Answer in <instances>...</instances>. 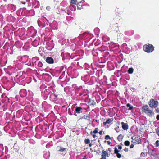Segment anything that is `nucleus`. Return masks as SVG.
I'll use <instances>...</instances> for the list:
<instances>
[{"label":"nucleus","mask_w":159,"mask_h":159,"mask_svg":"<svg viewBox=\"0 0 159 159\" xmlns=\"http://www.w3.org/2000/svg\"><path fill=\"white\" fill-rule=\"evenodd\" d=\"M142 111L145 113L150 117H151L154 114L153 112L150 109L147 105H145L142 107Z\"/></svg>","instance_id":"obj_1"},{"label":"nucleus","mask_w":159,"mask_h":159,"mask_svg":"<svg viewBox=\"0 0 159 159\" xmlns=\"http://www.w3.org/2000/svg\"><path fill=\"white\" fill-rule=\"evenodd\" d=\"M148 105L152 108H156L158 106L159 102L157 99L151 98L148 102Z\"/></svg>","instance_id":"obj_2"},{"label":"nucleus","mask_w":159,"mask_h":159,"mask_svg":"<svg viewBox=\"0 0 159 159\" xmlns=\"http://www.w3.org/2000/svg\"><path fill=\"white\" fill-rule=\"evenodd\" d=\"M143 50L147 53H150L153 52L154 50V47L152 44H146L143 46Z\"/></svg>","instance_id":"obj_3"},{"label":"nucleus","mask_w":159,"mask_h":159,"mask_svg":"<svg viewBox=\"0 0 159 159\" xmlns=\"http://www.w3.org/2000/svg\"><path fill=\"white\" fill-rule=\"evenodd\" d=\"M83 108L80 107L76 106L75 109V111L77 114L82 113L83 112Z\"/></svg>","instance_id":"obj_4"},{"label":"nucleus","mask_w":159,"mask_h":159,"mask_svg":"<svg viewBox=\"0 0 159 159\" xmlns=\"http://www.w3.org/2000/svg\"><path fill=\"white\" fill-rule=\"evenodd\" d=\"M46 62L49 64H52L54 62V60L51 57H47L46 60Z\"/></svg>","instance_id":"obj_5"},{"label":"nucleus","mask_w":159,"mask_h":159,"mask_svg":"<svg viewBox=\"0 0 159 159\" xmlns=\"http://www.w3.org/2000/svg\"><path fill=\"white\" fill-rule=\"evenodd\" d=\"M88 103L90 106H94L96 105V102L95 100L89 98V99Z\"/></svg>","instance_id":"obj_6"},{"label":"nucleus","mask_w":159,"mask_h":159,"mask_svg":"<svg viewBox=\"0 0 159 159\" xmlns=\"http://www.w3.org/2000/svg\"><path fill=\"white\" fill-rule=\"evenodd\" d=\"M122 127L125 130H127L128 129V125L127 124L123 122H121Z\"/></svg>","instance_id":"obj_7"},{"label":"nucleus","mask_w":159,"mask_h":159,"mask_svg":"<svg viewBox=\"0 0 159 159\" xmlns=\"http://www.w3.org/2000/svg\"><path fill=\"white\" fill-rule=\"evenodd\" d=\"M113 121V118H108L107 120L106 121V122H104L103 123V124L104 125H106L107 124H109L111 122H112Z\"/></svg>","instance_id":"obj_8"},{"label":"nucleus","mask_w":159,"mask_h":159,"mask_svg":"<svg viewBox=\"0 0 159 159\" xmlns=\"http://www.w3.org/2000/svg\"><path fill=\"white\" fill-rule=\"evenodd\" d=\"M101 156L102 157H109V155L108 154V152L107 151H103L102 153Z\"/></svg>","instance_id":"obj_9"},{"label":"nucleus","mask_w":159,"mask_h":159,"mask_svg":"<svg viewBox=\"0 0 159 159\" xmlns=\"http://www.w3.org/2000/svg\"><path fill=\"white\" fill-rule=\"evenodd\" d=\"M99 134L100 135V137L98 139L103 138V135L105 134V132L103 131L102 130L99 131Z\"/></svg>","instance_id":"obj_10"},{"label":"nucleus","mask_w":159,"mask_h":159,"mask_svg":"<svg viewBox=\"0 0 159 159\" xmlns=\"http://www.w3.org/2000/svg\"><path fill=\"white\" fill-rule=\"evenodd\" d=\"M126 106L127 107H129V108L128 109V110L132 111L133 110L134 107L133 106H131L130 103H128L127 104Z\"/></svg>","instance_id":"obj_11"},{"label":"nucleus","mask_w":159,"mask_h":159,"mask_svg":"<svg viewBox=\"0 0 159 159\" xmlns=\"http://www.w3.org/2000/svg\"><path fill=\"white\" fill-rule=\"evenodd\" d=\"M43 48L42 47H39L38 50V52L39 54H43Z\"/></svg>","instance_id":"obj_12"},{"label":"nucleus","mask_w":159,"mask_h":159,"mask_svg":"<svg viewBox=\"0 0 159 159\" xmlns=\"http://www.w3.org/2000/svg\"><path fill=\"white\" fill-rule=\"evenodd\" d=\"M84 118L87 120L89 121L90 120V118L89 114L86 115L84 116Z\"/></svg>","instance_id":"obj_13"},{"label":"nucleus","mask_w":159,"mask_h":159,"mask_svg":"<svg viewBox=\"0 0 159 159\" xmlns=\"http://www.w3.org/2000/svg\"><path fill=\"white\" fill-rule=\"evenodd\" d=\"M133 69L132 68H130L128 70V72L129 74H131L133 72Z\"/></svg>","instance_id":"obj_14"},{"label":"nucleus","mask_w":159,"mask_h":159,"mask_svg":"<svg viewBox=\"0 0 159 159\" xmlns=\"http://www.w3.org/2000/svg\"><path fill=\"white\" fill-rule=\"evenodd\" d=\"M58 95L55 94L53 93L50 95V98H54V99H56Z\"/></svg>","instance_id":"obj_15"},{"label":"nucleus","mask_w":159,"mask_h":159,"mask_svg":"<svg viewBox=\"0 0 159 159\" xmlns=\"http://www.w3.org/2000/svg\"><path fill=\"white\" fill-rule=\"evenodd\" d=\"M57 149L58 151L63 152L65 150V148L61 147H57Z\"/></svg>","instance_id":"obj_16"},{"label":"nucleus","mask_w":159,"mask_h":159,"mask_svg":"<svg viewBox=\"0 0 159 159\" xmlns=\"http://www.w3.org/2000/svg\"><path fill=\"white\" fill-rule=\"evenodd\" d=\"M98 129L97 128H95V129L94 130L93 132L92 131H91L90 132V133H91V134H92V133H93L94 134L97 133H98Z\"/></svg>","instance_id":"obj_17"},{"label":"nucleus","mask_w":159,"mask_h":159,"mask_svg":"<svg viewBox=\"0 0 159 159\" xmlns=\"http://www.w3.org/2000/svg\"><path fill=\"white\" fill-rule=\"evenodd\" d=\"M77 0H70V3L71 4L75 5L76 3Z\"/></svg>","instance_id":"obj_18"},{"label":"nucleus","mask_w":159,"mask_h":159,"mask_svg":"<svg viewBox=\"0 0 159 159\" xmlns=\"http://www.w3.org/2000/svg\"><path fill=\"white\" fill-rule=\"evenodd\" d=\"M124 137V135L122 134H120L117 138V139H122Z\"/></svg>","instance_id":"obj_19"},{"label":"nucleus","mask_w":159,"mask_h":159,"mask_svg":"<svg viewBox=\"0 0 159 159\" xmlns=\"http://www.w3.org/2000/svg\"><path fill=\"white\" fill-rule=\"evenodd\" d=\"M120 152V151L118 150L117 149L116 147H115V150H114L115 153L117 154L118 153V152Z\"/></svg>","instance_id":"obj_20"},{"label":"nucleus","mask_w":159,"mask_h":159,"mask_svg":"<svg viewBox=\"0 0 159 159\" xmlns=\"http://www.w3.org/2000/svg\"><path fill=\"white\" fill-rule=\"evenodd\" d=\"M129 144H130V142L129 141H125V144L126 146H128L129 145Z\"/></svg>","instance_id":"obj_21"},{"label":"nucleus","mask_w":159,"mask_h":159,"mask_svg":"<svg viewBox=\"0 0 159 159\" xmlns=\"http://www.w3.org/2000/svg\"><path fill=\"white\" fill-rule=\"evenodd\" d=\"M115 129L117 132H118L120 130V128H119V126H118L117 127H116V128H115Z\"/></svg>","instance_id":"obj_22"},{"label":"nucleus","mask_w":159,"mask_h":159,"mask_svg":"<svg viewBox=\"0 0 159 159\" xmlns=\"http://www.w3.org/2000/svg\"><path fill=\"white\" fill-rule=\"evenodd\" d=\"M105 139H111V138L109 135H107L105 137Z\"/></svg>","instance_id":"obj_23"},{"label":"nucleus","mask_w":159,"mask_h":159,"mask_svg":"<svg viewBox=\"0 0 159 159\" xmlns=\"http://www.w3.org/2000/svg\"><path fill=\"white\" fill-rule=\"evenodd\" d=\"M116 156L118 158H120L121 157V154H120V153H117V154H116Z\"/></svg>","instance_id":"obj_24"},{"label":"nucleus","mask_w":159,"mask_h":159,"mask_svg":"<svg viewBox=\"0 0 159 159\" xmlns=\"http://www.w3.org/2000/svg\"><path fill=\"white\" fill-rule=\"evenodd\" d=\"M84 141L86 144H89L90 143L89 140H85Z\"/></svg>","instance_id":"obj_25"},{"label":"nucleus","mask_w":159,"mask_h":159,"mask_svg":"<svg viewBox=\"0 0 159 159\" xmlns=\"http://www.w3.org/2000/svg\"><path fill=\"white\" fill-rule=\"evenodd\" d=\"M156 146L157 147H158L159 146V141L158 140H157L156 142Z\"/></svg>","instance_id":"obj_26"},{"label":"nucleus","mask_w":159,"mask_h":159,"mask_svg":"<svg viewBox=\"0 0 159 159\" xmlns=\"http://www.w3.org/2000/svg\"><path fill=\"white\" fill-rule=\"evenodd\" d=\"M118 149H120V150H121L122 149V146L120 145H119L118 146Z\"/></svg>","instance_id":"obj_27"},{"label":"nucleus","mask_w":159,"mask_h":159,"mask_svg":"<svg viewBox=\"0 0 159 159\" xmlns=\"http://www.w3.org/2000/svg\"><path fill=\"white\" fill-rule=\"evenodd\" d=\"M155 111L157 113H159V109L157 108V109H155Z\"/></svg>","instance_id":"obj_28"},{"label":"nucleus","mask_w":159,"mask_h":159,"mask_svg":"<svg viewBox=\"0 0 159 159\" xmlns=\"http://www.w3.org/2000/svg\"><path fill=\"white\" fill-rule=\"evenodd\" d=\"M124 150L126 152H127L128 151V149L127 148H125L124 149Z\"/></svg>","instance_id":"obj_29"},{"label":"nucleus","mask_w":159,"mask_h":159,"mask_svg":"<svg viewBox=\"0 0 159 159\" xmlns=\"http://www.w3.org/2000/svg\"><path fill=\"white\" fill-rule=\"evenodd\" d=\"M156 119L157 120H159V115H158L157 116Z\"/></svg>","instance_id":"obj_30"},{"label":"nucleus","mask_w":159,"mask_h":159,"mask_svg":"<svg viewBox=\"0 0 159 159\" xmlns=\"http://www.w3.org/2000/svg\"><path fill=\"white\" fill-rule=\"evenodd\" d=\"M38 64L39 65V66H40V67H41L42 66V63L41 62L39 63Z\"/></svg>","instance_id":"obj_31"},{"label":"nucleus","mask_w":159,"mask_h":159,"mask_svg":"<svg viewBox=\"0 0 159 159\" xmlns=\"http://www.w3.org/2000/svg\"><path fill=\"white\" fill-rule=\"evenodd\" d=\"M93 136L94 138H95L97 137V136L96 134H93Z\"/></svg>","instance_id":"obj_32"},{"label":"nucleus","mask_w":159,"mask_h":159,"mask_svg":"<svg viewBox=\"0 0 159 159\" xmlns=\"http://www.w3.org/2000/svg\"><path fill=\"white\" fill-rule=\"evenodd\" d=\"M134 147V145L133 144H131L130 146V148H132Z\"/></svg>","instance_id":"obj_33"},{"label":"nucleus","mask_w":159,"mask_h":159,"mask_svg":"<svg viewBox=\"0 0 159 159\" xmlns=\"http://www.w3.org/2000/svg\"><path fill=\"white\" fill-rule=\"evenodd\" d=\"M101 159H106V157H102L101 158Z\"/></svg>","instance_id":"obj_34"},{"label":"nucleus","mask_w":159,"mask_h":159,"mask_svg":"<svg viewBox=\"0 0 159 159\" xmlns=\"http://www.w3.org/2000/svg\"><path fill=\"white\" fill-rule=\"evenodd\" d=\"M157 134L159 136V129H158V131H157Z\"/></svg>","instance_id":"obj_35"},{"label":"nucleus","mask_w":159,"mask_h":159,"mask_svg":"<svg viewBox=\"0 0 159 159\" xmlns=\"http://www.w3.org/2000/svg\"><path fill=\"white\" fill-rule=\"evenodd\" d=\"M107 142L108 145H110L111 143V142L109 141H107Z\"/></svg>","instance_id":"obj_36"},{"label":"nucleus","mask_w":159,"mask_h":159,"mask_svg":"<svg viewBox=\"0 0 159 159\" xmlns=\"http://www.w3.org/2000/svg\"><path fill=\"white\" fill-rule=\"evenodd\" d=\"M2 134L1 131H0V136H2Z\"/></svg>","instance_id":"obj_37"},{"label":"nucleus","mask_w":159,"mask_h":159,"mask_svg":"<svg viewBox=\"0 0 159 159\" xmlns=\"http://www.w3.org/2000/svg\"><path fill=\"white\" fill-rule=\"evenodd\" d=\"M82 93H79V95L80 96H82Z\"/></svg>","instance_id":"obj_38"},{"label":"nucleus","mask_w":159,"mask_h":159,"mask_svg":"<svg viewBox=\"0 0 159 159\" xmlns=\"http://www.w3.org/2000/svg\"><path fill=\"white\" fill-rule=\"evenodd\" d=\"M89 147H91V146H92V144H91V143H90V144H89Z\"/></svg>","instance_id":"obj_39"},{"label":"nucleus","mask_w":159,"mask_h":159,"mask_svg":"<svg viewBox=\"0 0 159 159\" xmlns=\"http://www.w3.org/2000/svg\"><path fill=\"white\" fill-rule=\"evenodd\" d=\"M95 120L94 119H93V121H95Z\"/></svg>","instance_id":"obj_40"},{"label":"nucleus","mask_w":159,"mask_h":159,"mask_svg":"<svg viewBox=\"0 0 159 159\" xmlns=\"http://www.w3.org/2000/svg\"><path fill=\"white\" fill-rule=\"evenodd\" d=\"M95 121H96V122H97V120H96Z\"/></svg>","instance_id":"obj_41"},{"label":"nucleus","mask_w":159,"mask_h":159,"mask_svg":"<svg viewBox=\"0 0 159 159\" xmlns=\"http://www.w3.org/2000/svg\"><path fill=\"white\" fill-rule=\"evenodd\" d=\"M70 115H72V114L71 113H70Z\"/></svg>","instance_id":"obj_42"},{"label":"nucleus","mask_w":159,"mask_h":159,"mask_svg":"<svg viewBox=\"0 0 159 159\" xmlns=\"http://www.w3.org/2000/svg\"><path fill=\"white\" fill-rule=\"evenodd\" d=\"M82 159H86L84 158H83Z\"/></svg>","instance_id":"obj_43"}]
</instances>
